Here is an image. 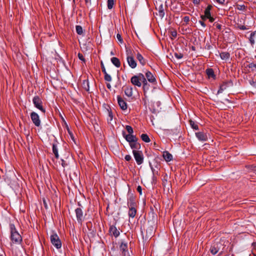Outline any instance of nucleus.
<instances>
[{"instance_id":"1","label":"nucleus","mask_w":256,"mask_h":256,"mask_svg":"<svg viewBox=\"0 0 256 256\" xmlns=\"http://www.w3.org/2000/svg\"><path fill=\"white\" fill-rule=\"evenodd\" d=\"M11 230V240L13 243L20 244L22 240V238L20 235L16 230L15 226L14 224L10 226Z\"/></svg>"},{"instance_id":"2","label":"nucleus","mask_w":256,"mask_h":256,"mask_svg":"<svg viewBox=\"0 0 256 256\" xmlns=\"http://www.w3.org/2000/svg\"><path fill=\"white\" fill-rule=\"evenodd\" d=\"M126 60L128 66L132 68H134L136 66V62L132 56V52L130 49L126 48Z\"/></svg>"},{"instance_id":"3","label":"nucleus","mask_w":256,"mask_h":256,"mask_svg":"<svg viewBox=\"0 0 256 256\" xmlns=\"http://www.w3.org/2000/svg\"><path fill=\"white\" fill-rule=\"evenodd\" d=\"M50 241L52 244L56 248H60L62 246L61 241L56 234H53L50 236Z\"/></svg>"},{"instance_id":"4","label":"nucleus","mask_w":256,"mask_h":256,"mask_svg":"<svg viewBox=\"0 0 256 256\" xmlns=\"http://www.w3.org/2000/svg\"><path fill=\"white\" fill-rule=\"evenodd\" d=\"M132 153L138 164H141L144 162V156L142 151L133 150Z\"/></svg>"},{"instance_id":"5","label":"nucleus","mask_w":256,"mask_h":256,"mask_svg":"<svg viewBox=\"0 0 256 256\" xmlns=\"http://www.w3.org/2000/svg\"><path fill=\"white\" fill-rule=\"evenodd\" d=\"M34 106L40 110H41L42 112L45 113L46 110L42 107V101L41 99L38 96H36L33 98L32 100Z\"/></svg>"},{"instance_id":"6","label":"nucleus","mask_w":256,"mask_h":256,"mask_svg":"<svg viewBox=\"0 0 256 256\" xmlns=\"http://www.w3.org/2000/svg\"><path fill=\"white\" fill-rule=\"evenodd\" d=\"M30 118L36 126H39L40 125V120L38 114L32 112L30 114Z\"/></svg>"},{"instance_id":"7","label":"nucleus","mask_w":256,"mask_h":256,"mask_svg":"<svg viewBox=\"0 0 256 256\" xmlns=\"http://www.w3.org/2000/svg\"><path fill=\"white\" fill-rule=\"evenodd\" d=\"M122 135L126 140L131 144L132 142H137L138 138L133 134H126L124 132H122Z\"/></svg>"},{"instance_id":"8","label":"nucleus","mask_w":256,"mask_h":256,"mask_svg":"<svg viewBox=\"0 0 256 256\" xmlns=\"http://www.w3.org/2000/svg\"><path fill=\"white\" fill-rule=\"evenodd\" d=\"M120 250L122 253L123 256H131L130 253L128 250V244L126 243L122 242L120 246Z\"/></svg>"},{"instance_id":"9","label":"nucleus","mask_w":256,"mask_h":256,"mask_svg":"<svg viewBox=\"0 0 256 256\" xmlns=\"http://www.w3.org/2000/svg\"><path fill=\"white\" fill-rule=\"evenodd\" d=\"M118 102L120 108L122 110H126L127 108V104L120 96H118Z\"/></svg>"},{"instance_id":"10","label":"nucleus","mask_w":256,"mask_h":256,"mask_svg":"<svg viewBox=\"0 0 256 256\" xmlns=\"http://www.w3.org/2000/svg\"><path fill=\"white\" fill-rule=\"evenodd\" d=\"M156 8L158 10V14L159 16L161 18H162L164 16V14H165L164 8V7L162 4H160L158 6L157 5L156 6Z\"/></svg>"},{"instance_id":"11","label":"nucleus","mask_w":256,"mask_h":256,"mask_svg":"<svg viewBox=\"0 0 256 256\" xmlns=\"http://www.w3.org/2000/svg\"><path fill=\"white\" fill-rule=\"evenodd\" d=\"M130 82L132 84L138 87H140L142 86L141 82L139 80L138 77H137L136 76H134L131 78Z\"/></svg>"},{"instance_id":"12","label":"nucleus","mask_w":256,"mask_h":256,"mask_svg":"<svg viewBox=\"0 0 256 256\" xmlns=\"http://www.w3.org/2000/svg\"><path fill=\"white\" fill-rule=\"evenodd\" d=\"M75 211L78 220V222H82L84 218L82 210L80 208H77Z\"/></svg>"},{"instance_id":"13","label":"nucleus","mask_w":256,"mask_h":256,"mask_svg":"<svg viewBox=\"0 0 256 256\" xmlns=\"http://www.w3.org/2000/svg\"><path fill=\"white\" fill-rule=\"evenodd\" d=\"M196 138L201 141H206L208 139L207 136L206 134L203 132H196Z\"/></svg>"},{"instance_id":"14","label":"nucleus","mask_w":256,"mask_h":256,"mask_svg":"<svg viewBox=\"0 0 256 256\" xmlns=\"http://www.w3.org/2000/svg\"><path fill=\"white\" fill-rule=\"evenodd\" d=\"M146 76L148 80L152 83H155L156 82V80L154 75L150 72H147L146 73Z\"/></svg>"},{"instance_id":"15","label":"nucleus","mask_w":256,"mask_h":256,"mask_svg":"<svg viewBox=\"0 0 256 256\" xmlns=\"http://www.w3.org/2000/svg\"><path fill=\"white\" fill-rule=\"evenodd\" d=\"M128 204L129 207H136L135 198L132 195H130L128 198Z\"/></svg>"},{"instance_id":"16","label":"nucleus","mask_w":256,"mask_h":256,"mask_svg":"<svg viewBox=\"0 0 256 256\" xmlns=\"http://www.w3.org/2000/svg\"><path fill=\"white\" fill-rule=\"evenodd\" d=\"M125 94L128 97H131L133 94V89L132 86H126L124 88Z\"/></svg>"},{"instance_id":"17","label":"nucleus","mask_w":256,"mask_h":256,"mask_svg":"<svg viewBox=\"0 0 256 256\" xmlns=\"http://www.w3.org/2000/svg\"><path fill=\"white\" fill-rule=\"evenodd\" d=\"M110 232L115 237H117L120 234V232L118 230L115 226H112L110 228Z\"/></svg>"},{"instance_id":"18","label":"nucleus","mask_w":256,"mask_h":256,"mask_svg":"<svg viewBox=\"0 0 256 256\" xmlns=\"http://www.w3.org/2000/svg\"><path fill=\"white\" fill-rule=\"evenodd\" d=\"M163 157L166 162H170L172 159V156L168 151L164 152Z\"/></svg>"},{"instance_id":"19","label":"nucleus","mask_w":256,"mask_h":256,"mask_svg":"<svg viewBox=\"0 0 256 256\" xmlns=\"http://www.w3.org/2000/svg\"><path fill=\"white\" fill-rule=\"evenodd\" d=\"M136 213V210L135 207H129L128 216L130 217L134 218Z\"/></svg>"},{"instance_id":"20","label":"nucleus","mask_w":256,"mask_h":256,"mask_svg":"<svg viewBox=\"0 0 256 256\" xmlns=\"http://www.w3.org/2000/svg\"><path fill=\"white\" fill-rule=\"evenodd\" d=\"M111 62L116 67L119 68L120 66V62L118 58L113 57L111 58Z\"/></svg>"},{"instance_id":"21","label":"nucleus","mask_w":256,"mask_h":256,"mask_svg":"<svg viewBox=\"0 0 256 256\" xmlns=\"http://www.w3.org/2000/svg\"><path fill=\"white\" fill-rule=\"evenodd\" d=\"M136 58L142 66H144L146 64V61L144 60V57L140 53L137 54Z\"/></svg>"},{"instance_id":"22","label":"nucleus","mask_w":256,"mask_h":256,"mask_svg":"<svg viewBox=\"0 0 256 256\" xmlns=\"http://www.w3.org/2000/svg\"><path fill=\"white\" fill-rule=\"evenodd\" d=\"M130 146L134 150L136 149H139L140 148V144L136 142H132L131 144H130Z\"/></svg>"},{"instance_id":"23","label":"nucleus","mask_w":256,"mask_h":256,"mask_svg":"<svg viewBox=\"0 0 256 256\" xmlns=\"http://www.w3.org/2000/svg\"><path fill=\"white\" fill-rule=\"evenodd\" d=\"M206 74L209 78H214L215 76L214 74V72L212 69L208 68L206 70Z\"/></svg>"},{"instance_id":"24","label":"nucleus","mask_w":256,"mask_h":256,"mask_svg":"<svg viewBox=\"0 0 256 256\" xmlns=\"http://www.w3.org/2000/svg\"><path fill=\"white\" fill-rule=\"evenodd\" d=\"M52 152L56 158H58V149L56 144H52Z\"/></svg>"},{"instance_id":"25","label":"nucleus","mask_w":256,"mask_h":256,"mask_svg":"<svg viewBox=\"0 0 256 256\" xmlns=\"http://www.w3.org/2000/svg\"><path fill=\"white\" fill-rule=\"evenodd\" d=\"M220 56L223 60H227L230 58V54L226 52H224L220 54Z\"/></svg>"},{"instance_id":"26","label":"nucleus","mask_w":256,"mask_h":256,"mask_svg":"<svg viewBox=\"0 0 256 256\" xmlns=\"http://www.w3.org/2000/svg\"><path fill=\"white\" fill-rule=\"evenodd\" d=\"M82 88L86 91L89 90V82L88 80H84L82 82Z\"/></svg>"},{"instance_id":"27","label":"nucleus","mask_w":256,"mask_h":256,"mask_svg":"<svg viewBox=\"0 0 256 256\" xmlns=\"http://www.w3.org/2000/svg\"><path fill=\"white\" fill-rule=\"evenodd\" d=\"M140 138L142 140L146 142H150V139L147 134H142L140 136Z\"/></svg>"},{"instance_id":"28","label":"nucleus","mask_w":256,"mask_h":256,"mask_svg":"<svg viewBox=\"0 0 256 256\" xmlns=\"http://www.w3.org/2000/svg\"><path fill=\"white\" fill-rule=\"evenodd\" d=\"M190 124L193 129L196 130H198V125L196 124L195 122H194L193 120H190Z\"/></svg>"},{"instance_id":"29","label":"nucleus","mask_w":256,"mask_h":256,"mask_svg":"<svg viewBox=\"0 0 256 256\" xmlns=\"http://www.w3.org/2000/svg\"><path fill=\"white\" fill-rule=\"evenodd\" d=\"M246 67H248L251 69L252 70L254 71L256 68V64L254 62L250 63L246 65Z\"/></svg>"},{"instance_id":"30","label":"nucleus","mask_w":256,"mask_h":256,"mask_svg":"<svg viewBox=\"0 0 256 256\" xmlns=\"http://www.w3.org/2000/svg\"><path fill=\"white\" fill-rule=\"evenodd\" d=\"M76 32L78 34H82L83 33V29L80 26H76Z\"/></svg>"},{"instance_id":"31","label":"nucleus","mask_w":256,"mask_h":256,"mask_svg":"<svg viewBox=\"0 0 256 256\" xmlns=\"http://www.w3.org/2000/svg\"><path fill=\"white\" fill-rule=\"evenodd\" d=\"M114 5V0H108V8L111 10Z\"/></svg>"},{"instance_id":"32","label":"nucleus","mask_w":256,"mask_h":256,"mask_svg":"<svg viewBox=\"0 0 256 256\" xmlns=\"http://www.w3.org/2000/svg\"><path fill=\"white\" fill-rule=\"evenodd\" d=\"M126 130L127 132H128V134H132L134 131L132 127L130 126H126Z\"/></svg>"},{"instance_id":"33","label":"nucleus","mask_w":256,"mask_h":256,"mask_svg":"<svg viewBox=\"0 0 256 256\" xmlns=\"http://www.w3.org/2000/svg\"><path fill=\"white\" fill-rule=\"evenodd\" d=\"M136 76L137 77H138L139 80L141 82L143 80H144V82L146 81V78L142 74L140 73Z\"/></svg>"},{"instance_id":"34","label":"nucleus","mask_w":256,"mask_h":256,"mask_svg":"<svg viewBox=\"0 0 256 256\" xmlns=\"http://www.w3.org/2000/svg\"><path fill=\"white\" fill-rule=\"evenodd\" d=\"M210 250L213 254H216L218 251V249L214 246L211 247Z\"/></svg>"},{"instance_id":"35","label":"nucleus","mask_w":256,"mask_h":256,"mask_svg":"<svg viewBox=\"0 0 256 256\" xmlns=\"http://www.w3.org/2000/svg\"><path fill=\"white\" fill-rule=\"evenodd\" d=\"M104 74V80H106V81H108V82H110L112 81V77L110 76V75H109L108 74L107 72Z\"/></svg>"},{"instance_id":"36","label":"nucleus","mask_w":256,"mask_h":256,"mask_svg":"<svg viewBox=\"0 0 256 256\" xmlns=\"http://www.w3.org/2000/svg\"><path fill=\"white\" fill-rule=\"evenodd\" d=\"M143 84V88L144 90H145L146 89H148V84L146 80V81L144 82V80L142 81V82Z\"/></svg>"},{"instance_id":"37","label":"nucleus","mask_w":256,"mask_h":256,"mask_svg":"<svg viewBox=\"0 0 256 256\" xmlns=\"http://www.w3.org/2000/svg\"><path fill=\"white\" fill-rule=\"evenodd\" d=\"M174 56L178 59H180L183 57V54L181 53H175Z\"/></svg>"},{"instance_id":"38","label":"nucleus","mask_w":256,"mask_h":256,"mask_svg":"<svg viewBox=\"0 0 256 256\" xmlns=\"http://www.w3.org/2000/svg\"><path fill=\"white\" fill-rule=\"evenodd\" d=\"M116 38L122 44L123 42V40L121 36V35L119 34H116Z\"/></svg>"},{"instance_id":"39","label":"nucleus","mask_w":256,"mask_h":256,"mask_svg":"<svg viewBox=\"0 0 256 256\" xmlns=\"http://www.w3.org/2000/svg\"><path fill=\"white\" fill-rule=\"evenodd\" d=\"M204 15H205V17H207V18L210 16V12L205 10H204Z\"/></svg>"},{"instance_id":"40","label":"nucleus","mask_w":256,"mask_h":256,"mask_svg":"<svg viewBox=\"0 0 256 256\" xmlns=\"http://www.w3.org/2000/svg\"><path fill=\"white\" fill-rule=\"evenodd\" d=\"M101 67H102V72H104V74L106 73V68H105L104 64L102 62H101Z\"/></svg>"},{"instance_id":"41","label":"nucleus","mask_w":256,"mask_h":256,"mask_svg":"<svg viewBox=\"0 0 256 256\" xmlns=\"http://www.w3.org/2000/svg\"><path fill=\"white\" fill-rule=\"evenodd\" d=\"M78 58H79L80 60H82V61H83V62H84V61H85V60H84V57L83 55H82V54L79 53V54H78Z\"/></svg>"},{"instance_id":"42","label":"nucleus","mask_w":256,"mask_h":256,"mask_svg":"<svg viewBox=\"0 0 256 256\" xmlns=\"http://www.w3.org/2000/svg\"><path fill=\"white\" fill-rule=\"evenodd\" d=\"M149 233H150L149 235L148 236V237H150L152 236V234H153V228H152V227L150 228H149Z\"/></svg>"},{"instance_id":"43","label":"nucleus","mask_w":256,"mask_h":256,"mask_svg":"<svg viewBox=\"0 0 256 256\" xmlns=\"http://www.w3.org/2000/svg\"><path fill=\"white\" fill-rule=\"evenodd\" d=\"M249 40L250 41V42L252 44H254L255 42V40H254V38L252 37V36H250V38H249Z\"/></svg>"},{"instance_id":"44","label":"nucleus","mask_w":256,"mask_h":256,"mask_svg":"<svg viewBox=\"0 0 256 256\" xmlns=\"http://www.w3.org/2000/svg\"><path fill=\"white\" fill-rule=\"evenodd\" d=\"M124 159L126 161H130L132 159V157L130 155H126L124 157Z\"/></svg>"},{"instance_id":"45","label":"nucleus","mask_w":256,"mask_h":256,"mask_svg":"<svg viewBox=\"0 0 256 256\" xmlns=\"http://www.w3.org/2000/svg\"><path fill=\"white\" fill-rule=\"evenodd\" d=\"M184 21L186 23H188L190 21V18L188 16H185L184 18Z\"/></svg>"},{"instance_id":"46","label":"nucleus","mask_w":256,"mask_h":256,"mask_svg":"<svg viewBox=\"0 0 256 256\" xmlns=\"http://www.w3.org/2000/svg\"><path fill=\"white\" fill-rule=\"evenodd\" d=\"M224 88H226L225 85H222L220 86V88L218 90V93L222 92L224 90Z\"/></svg>"},{"instance_id":"47","label":"nucleus","mask_w":256,"mask_h":256,"mask_svg":"<svg viewBox=\"0 0 256 256\" xmlns=\"http://www.w3.org/2000/svg\"><path fill=\"white\" fill-rule=\"evenodd\" d=\"M214 25L216 26V28L218 30H220L221 29V25H220V24H218V23H216V22H215V23L214 24Z\"/></svg>"},{"instance_id":"48","label":"nucleus","mask_w":256,"mask_h":256,"mask_svg":"<svg viewBox=\"0 0 256 256\" xmlns=\"http://www.w3.org/2000/svg\"><path fill=\"white\" fill-rule=\"evenodd\" d=\"M137 190L140 193V194H142V188L140 186H138L137 188Z\"/></svg>"},{"instance_id":"49","label":"nucleus","mask_w":256,"mask_h":256,"mask_svg":"<svg viewBox=\"0 0 256 256\" xmlns=\"http://www.w3.org/2000/svg\"><path fill=\"white\" fill-rule=\"evenodd\" d=\"M86 5L88 6L91 4V0H85Z\"/></svg>"},{"instance_id":"50","label":"nucleus","mask_w":256,"mask_h":256,"mask_svg":"<svg viewBox=\"0 0 256 256\" xmlns=\"http://www.w3.org/2000/svg\"><path fill=\"white\" fill-rule=\"evenodd\" d=\"M250 84L252 86H254V87H256V82H254L253 80H250Z\"/></svg>"},{"instance_id":"51","label":"nucleus","mask_w":256,"mask_h":256,"mask_svg":"<svg viewBox=\"0 0 256 256\" xmlns=\"http://www.w3.org/2000/svg\"><path fill=\"white\" fill-rule=\"evenodd\" d=\"M208 19H209L210 22H213L214 20V18L210 16L207 18Z\"/></svg>"},{"instance_id":"52","label":"nucleus","mask_w":256,"mask_h":256,"mask_svg":"<svg viewBox=\"0 0 256 256\" xmlns=\"http://www.w3.org/2000/svg\"><path fill=\"white\" fill-rule=\"evenodd\" d=\"M212 8V6L211 5H208L207 8H206V10L210 11Z\"/></svg>"},{"instance_id":"53","label":"nucleus","mask_w":256,"mask_h":256,"mask_svg":"<svg viewBox=\"0 0 256 256\" xmlns=\"http://www.w3.org/2000/svg\"><path fill=\"white\" fill-rule=\"evenodd\" d=\"M199 22L200 23V24L203 26V27H205L206 26V24H204V22H203V21H202V20H200L199 21Z\"/></svg>"},{"instance_id":"54","label":"nucleus","mask_w":256,"mask_h":256,"mask_svg":"<svg viewBox=\"0 0 256 256\" xmlns=\"http://www.w3.org/2000/svg\"><path fill=\"white\" fill-rule=\"evenodd\" d=\"M255 36H256V30L252 32L250 36L254 38Z\"/></svg>"},{"instance_id":"55","label":"nucleus","mask_w":256,"mask_h":256,"mask_svg":"<svg viewBox=\"0 0 256 256\" xmlns=\"http://www.w3.org/2000/svg\"><path fill=\"white\" fill-rule=\"evenodd\" d=\"M216 2L220 4H223L224 2V0H216Z\"/></svg>"},{"instance_id":"56","label":"nucleus","mask_w":256,"mask_h":256,"mask_svg":"<svg viewBox=\"0 0 256 256\" xmlns=\"http://www.w3.org/2000/svg\"><path fill=\"white\" fill-rule=\"evenodd\" d=\"M202 20H205L207 18V17H205V15H202L200 16Z\"/></svg>"},{"instance_id":"57","label":"nucleus","mask_w":256,"mask_h":256,"mask_svg":"<svg viewBox=\"0 0 256 256\" xmlns=\"http://www.w3.org/2000/svg\"><path fill=\"white\" fill-rule=\"evenodd\" d=\"M70 136L71 138L72 139V140L73 141H74V136L72 133H70Z\"/></svg>"},{"instance_id":"58","label":"nucleus","mask_w":256,"mask_h":256,"mask_svg":"<svg viewBox=\"0 0 256 256\" xmlns=\"http://www.w3.org/2000/svg\"><path fill=\"white\" fill-rule=\"evenodd\" d=\"M108 114H109V116L110 117V120H112V113L111 112H108Z\"/></svg>"},{"instance_id":"59","label":"nucleus","mask_w":256,"mask_h":256,"mask_svg":"<svg viewBox=\"0 0 256 256\" xmlns=\"http://www.w3.org/2000/svg\"><path fill=\"white\" fill-rule=\"evenodd\" d=\"M106 86L109 90H110L112 88L111 85L110 84H107Z\"/></svg>"},{"instance_id":"60","label":"nucleus","mask_w":256,"mask_h":256,"mask_svg":"<svg viewBox=\"0 0 256 256\" xmlns=\"http://www.w3.org/2000/svg\"><path fill=\"white\" fill-rule=\"evenodd\" d=\"M62 166L63 167H64L65 166H66V163L64 162V160H62Z\"/></svg>"},{"instance_id":"61","label":"nucleus","mask_w":256,"mask_h":256,"mask_svg":"<svg viewBox=\"0 0 256 256\" xmlns=\"http://www.w3.org/2000/svg\"><path fill=\"white\" fill-rule=\"evenodd\" d=\"M172 35L173 36H176V32H173L172 33Z\"/></svg>"},{"instance_id":"62","label":"nucleus","mask_w":256,"mask_h":256,"mask_svg":"<svg viewBox=\"0 0 256 256\" xmlns=\"http://www.w3.org/2000/svg\"><path fill=\"white\" fill-rule=\"evenodd\" d=\"M0 256H6L4 253H3L2 254H0Z\"/></svg>"},{"instance_id":"63","label":"nucleus","mask_w":256,"mask_h":256,"mask_svg":"<svg viewBox=\"0 0 256 256\" xmlns=\"http://www.w3.org/2000/svg\"><path fill=\"white\" fill-rule=\"evenodd\" d=\"M68 134H70V133H72V132L70 131V129H69L68 128Z\"/></svg>"},{"instance_id":"64","label":"nucleus","mask_w":256,"mask_h":256,"mask_svg":"<svg viewBox=\"0 0 256 256\" xmlns=\"http://www.w3.org/2000/svg\"><path fill=\"white\" fill-rule=\"evenodd\" d=\"M151 169H152V171H154V168L152 167H151Z\"/></svg>"}]
</instances>
